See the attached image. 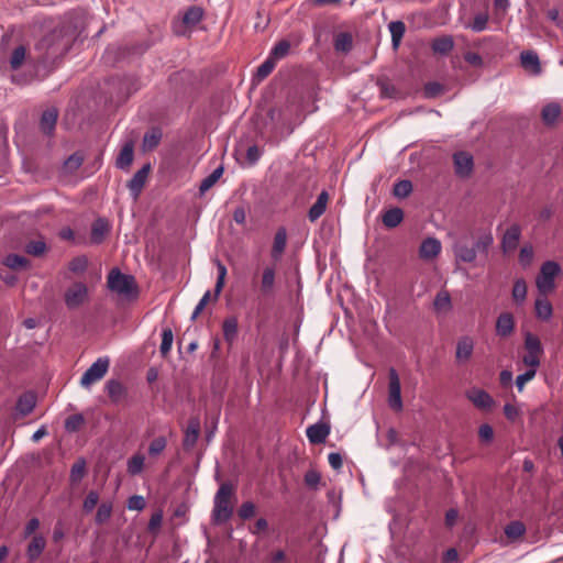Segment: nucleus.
I'll use <instances>...</instances> for the list:
<instances>
[{"instance_id": "nucleus-1", "label": "nucleus", "mask_w": 563, "mask_h": 563, "mask_svg": "<svg viewBox=\"0 0 563 563\" xmlns=\"http://www.w3.org/2000/svg\"><path fill=\"white\" fill-rule=\"evenodd\" d=\"M75 35L74 23L68 19L63 20L36 44L35 49L40 52L37 64L47 66L66 55L71 47Z\"/></svg>"}, {"instance_id": "nucleus-2", "label": "nucleus", "mask_w": 563, "mask_h": 563, "mask_svg": "<svg viewBox=\"0 0 563 563\" xmlns=\"http://www.w3.org/2000/svg\"><path fill=\"white\" fill-rule=\"evenodd\" d=\"M234 495V488L231 483H222L216 493L214 505L212 509L213 522L220 525L229 521L233 514L231 498Z\"/></svg>"}, {"instance_id": "nucleus-3", "label": "nucleus", "mask_w": 563, "mask_h": 563, "mask_svg": "<svg viewBox=\"0 0 563 563\" xmlns=\"http://www.w3.org/2000/svg\"><path fill=\"white\" fill-rule=\"evenodd\" d=\"M562 273L561 266L554 261H547L540 267L536 285L541 295L547 296L555 288V278Z\"/></svg>"}, {"instance_id": "nucleus-4", "label": "nucleus", "mask_w": 563, "mask_h": 563, "mask_svg": "<svg viewBox=\"0 0 563 563\" xmlns=\"http://www.w3.org/2000/svg\"><path fill=\"white\" fill-rule=\"evenodd\" d=\"M110 290L124 296H130L136 292L134 277L131 275L122 274L118 268H113L107 280Z\"/></svg>"}, {"instance_id": "nucleus-5", "label": "nucleus", "mask_w": 563, "mask_h": 563, "mask_svg": "<svg viewBox=\"0 0 563 563\" xmlns=\"http://www.w3.org/2000/svg\"><path fill=\"white\" fill-rule=\"evenodd\" d=\"M110 364L109 357H99L91 366L82 374L80 385L89 388L96 382H99L108 372Z\"/></svg>"}, {"instance_id": "nucleus-6", "label": "nucleus", "mask_w": 563, "mask_h": 563, "mask_svg": "<svg viewBox=\"0 0 563 563\" xmlns=\"http://www.w3.org/2000/svg\"><path fill=\"white\" fill-rule=\"evenodd\" d=\"M388 404L391 409L400 411L402 409L401 386L397 371L391 367L388 371Z\"/></svg>"}, {"instance_id": "nucleus-7", "label": "nucleus", "mask_w": 563, "mask_h": 563, "mask_svg": "<svg viewBox=\"0 0 563 563\" xmlns=\"http://www.w3.org/2000/svg\"><path fill=\"white\" fill-rule=\"evenodd\" d=\"M88 299V288L84 283H75L67 288L64 300L68 309H76Z\"/></svg>"}, {"instance_id": "nucleus-8", "label": "nucleus", "mask_w": 563, "mask_h": 563, "mask_svg": "<svg viewBox=\"0 0 563 563\" xmlns=\"http://www.w3.org/2000/svg\"><path fill=\"white\" fill-rule=\"evenodd\" d=\"M277 271L275 265L269 264L264 266L258 279V289L263 296H272L276 288Z\"/></svg>"}, {"instance_id": "nucleus-9", "label": "nucleus", "mask_w": 563, "mask_h": 563, "mask_svg": "<svg viewBox=\"0 0 563 563\" xmlns=\"http://www.w3.org/2000/svg\"><path fill=\"white\" fill-rule=\"evenodd\" d=\"M37 64V59L34 60L31 54L27 52V48L24 45H18L14 47L9 56L8 65L10 70L16 71L21 69L24 65Z\"/></svg>"}, {"instance_id": "nucleus-10", "label": "nucleus", "mask_w": 563, "mask_h": 563, "mask_svg": "<svg viewBox=\"0 0 563 563\" xmlns=\"http://www.w3.org/2000/svg\"><path fill=\"white\" fill-rule=\"evenodd\" d=\"M453 254L457 261L463 263H472L476 258V247L468 245L465 238L457 239L453 244Z\"/></svg>"}, {"instance_id": "nucleus-11", "label": "nucleus", "mask_w": 563, "mask_h": 563, "mask_svg": "<svg viewBox=\"0 0 563 563\" xmlns=\"http://www.w3.org/2000/svg\"><path fill=\"white\" fill-rule=\"evenodd\" d=\"M521 236V228L519 224H512L506 230L501 239V250L504 253H510L518 246Z\"/></svg>"}, {"instance_id": "nucleus-12", "label": "nucleus", "mask_w": 563, "mask_h": 563, "mask_svg": "<svg viewBox=\"0 0 563 563\" xmlns=\"http://www.w3.org/2000/svg\"><path fill=\"white\" fill-rule=\"evenodd\" d=\"M468 399L474 404L475 407L482 410L490 409L495 401L493 397L481 388H472L467 391Z\"/></svg>"}, {"instance_id": "nucleus-13", "label": "nucleus", "mask_w": 563, "mask_h": 563, "mask_svg": "<svg viewBox=\"0 0 563 563\" xmlns=\"http://www.w3.org/2000/svg\"><path fill=\"white\" fill-rule=\"evenodd\" d=\"M442 250L441 242L435 238H428L422 241L419 247V256L423 261L435 258Z\"/></svg>"}, {"instance_id": "nucleus-14", "label": "nucleus", "mask_w": 563, "mask_h": 563, "mask_svg": "<svg viewBox=\"0 0 563 563\" xmlns=\"http://www.w3.org/2000/svg\"><path fill=\"white\" fill-rule=\"evenodd\" d=\"M455 173L461 177H466L471 174L474 163L473 157L467 152H457L453 156Z\"/></svg>"}, {"instance_id": "nucleus-15", "label": "nucleus", "mask_w": 563, "mask_h": 563, "mask_svg": "<svg viewBox=\"0 0 563 563\" xmlns=\"http://www.w3.org/2000/svg\"><path fill=\"white\" fill-rule=\"evenodd\" d=\"M287 245V230L285 227H280L277 229L273 246L271 251V256L274 261H279L285 252Z\"/></svg>"}, {"instance_id": "nucleus-16", "label": "nucleus", "mask_w": 563, "mask_h": 563, "mask_svg": "<svg viewBox=\"0 0 563 563\" xmlns=\"http://www.w3.org/2000/svg\"><path fill=\"white\" fill-rule=\"evenodd\" d=\"M150 165H144L141 169H139L134 176L131 178V180L128 184V187L133 195L134 198H136L140 192L142 191L145 181L147 179V176L150 174Z\"/></svg>"}, {"instance_id": "nucleus-17", "label": "nucleus", "mask_w": 563, "mask_h": 563, "mask_svg": "<svg viewBox=\"0 0 563 563\" xmlns=\"http://www.w3.org/2000/svg\"><path fill=\"white\" fill-rule=\"evenodd\" d=\"M200 432V421L198 418H191L188 421L187 428L185 430L183 445L186 450H189L195 446Z\"/></svg>"}, {"instance_id": "nucleus-18", "label": "nucleus", "mask_w": 563, "mask_h": 563, "mask_svg": "<svg viewBox=\"0 0 563 563\" xmlns=\"http://www.w3.org/2000/svg\"><path fill=\"white\" fill-rule=\"evenodd\" d=\"M474 351V341L471 336L464 335L456 343L455 357L460 363L471 358Z\"/></svg>"}, {"instance_id": "nucleus-19", "label": "nucleus", "mask_w": 563, "mask_h": 563, "mask_svg": "<svg viewBox=\"0 0 563 563\" xmlns=\"http://www.w3.org/2000/svg\"><path fill=\"white\" fill-rule=\"evenodd\" d=\"M515 330V320L510 312H503L496 320V334L501 338L509 336Z\"/></svg>"}, {"instance_id": "nucleus-20", "label": "nucleus", "mask_w": 563, "mask_h": 563, "mask_svg": "<svg viewBox=\"0 0 563 563\" xmlns=\"http://www.w3.org/2000/svg\"><path fill=\"white\" fill-rule=\"evenodd\" d=\"M306 433L310 443L321 444L327 440L330 429L325 423H314L307 428Z\"/></svg>"}, {"instance_id": "nucleus-21", "label": "nucleus", "mask_w": 563, "mask_h": 563, "mask_svg": "<svg viewBox=\"0 0 563 563\" xmlns=\"http://www.w3.org/2000/svg\"><path fill=\"white\" fill-rule=\"evenodd\" d=\"M521 66L531 71L533 75H539L541 73V65L539 56L532 51H523L520 54Z\"/></svg>"}, {"instance_id": "nucleus-22", "label": "nucleus", "mask_w": 563, "mask_h": 563, "mask_svg": "<svg viewBox=\"0 0 563 563\" xmlns=\"http://www.w3.org/2000/svg\"><path fill=\"white\" fill-rule=\"evenodd\" d=\"M133 157H134L133 142L132 141L125 142L117 157V162H115L117 167L120 169H128L133 162Z\"/></svg>"}, {"instance_id": "nucleus-23", "label": "nucleus", "mask_w": 563, "mask_h": 563, "mask_svg": "<svg viewBox=\"0 0 563 563\" xmlns=\"http://www.w3.org/2000/svg\"><path fill=\"white\" fill-rule=\"evenodd\" d=\"M57 118L58 111L56 108H49L42 113L40 126L44 134L51 135L53 133Z\"/></svg>"}, {"instance_id": "nucleus-24", "label": "nucleus", "mask_w": 563, "mask_h": 563, "mask_svg": "<svg viewBox=\"0 0 563 563\" xmlns=\"http://www.w3.org/2000/svg\"><path fill=\"white\" fill-rule=\"evenodd\" d=\"M329 201V194L327 191L320 192L316 202L308 211V218L311 222L317 221L325 211Z\"/></svg>"}, {"instance_id": "nucleus-25", "label": "nucleus", "mask_w": 563, "mask_h": 563, "mask_svg": "<svg viewBox=\"0 0 563 563\" xmlns=\"http://www.w3.org/2000/svg\"><path fill=\"white\" fill-rule=\"evenodd\" d=\"M46 547V540L43 536L41 534H35L27 548H26V555L29 558L30 561H35L37 560L41 554L43 553L44 549Z\"/></svg>"}, {"instance_id": "nucleus-26", "label": "nucleus", "mask_w": 563, "mask_h": 563, "mask_svg": "<svg viewBox=\"0 0 563 563\" xmlns=\"http://www.w3.org/2000/svg\"><path fill=\"white\" fill-rule=\"evenodd\" d=\"M534 310L537 318H539L542 321L550 320L553 314L552 305L543 295L542 297L536 299Z\"/></svg>"}, {"instance_id": "nucleus-27", "label": "nucleus", "mask_w": 563, "mask_h": 563, "mask_svg": "<svg viewBox=\"0 0 563 563\" xmlns=\"http://www.w3.org/2000/svg\"><path fill=\"white\" fill-rule=\"evenodd\" d=\"M36 404V397L33 393H24L16 401V411L22 416H26L32 412Z\"/></svg>"}, {"instance_id": "nucleus-28", "label": "nucleus", "mask_w": 563, "mask_h": 563, "mask_svg": "<svg viewBox=\"0 0 563 563\" xmlns=\"http://www.w3.org/2000/svg\"><path fill=\"white\" fill-rule=\"evenodd\" d=\"M106 388L108 396L113 402H119L125 397L126 390L124 386L115 379L109 380Z\"/></svg>"}, {"instance_id": "nucleus-29", "label": "nucleus", "mask_w": 563, "mask_h": 563, "mask_svg": "<svg viewBox=\"0 0 563 563\" xmlns=\"http://www.w3.org/2000/svg\"><path fill=\"white\" fill-rule=\"evenodd\" d=\"M402 219L404 212L400 208H391L387 210L382 217L383 224L386 228H396L401 223Z\"/></svg>"}, {"instance_id": "nucleus-30", "label": "nucleus", "mask_w": 563, "mask_h": 563, "mask_svg": "<svg viewBox=\"0 0 563 563\" xmlns=\"http://www.w3.org/2000/svg\"><path fill=\"white\" fill-rule=\"evenodd\" d=\"M561 114V107L555 103V102H551L549 104H547L545 107H543L542 109V120L544 122V124L547 125H552L556 122V120L559 119Z\"/></svg>"}, {"instance_id": "nucleus-31", "label": "nucleus", "mask_w": 563, "mask_h": 563, "mask_svg": "<svg viewBox=\"0 0 563 563\" xmlns=\"http://www.w3.org/2000/svg\"><path fill=\"white\" fill-rule=\"evenodd\" d=\"M84 163V156L81 153L76 152L71 154L63 164L62 172L66 175L75 173Z\"/></svg>"}, {"instance_id": "nucleus-32", "label": "nucleus", "mask_w": 563, "mask_h": 563, "mask_svg": "<svg viewBox=\"0 0 563 563\" xmlns=\"http://www.w3.org/2000/svg\"><path fill=\"white\" fill-rule=\"evenodd\" d=\"M525 533L526 526L521 521L515 520L505 527V534L511 541L520 539Z\"/></svg>"}, {"instance_id": "nucleus-33", "label": "nucleus", "mask_w": 563, "mask_h": 563, "mask_svg": "<svg viewBox=\"0 0 563 563\" xmlns=\"http://www.w3.org/2000/svg\"><path fill=\"white\" fill-rule=\"evenodd\" d=\"M145 456L141 453L133 454L126 462V471L130 475H139L144 468Z\"/></svg>"}, {"instance_id": "nucleus-34", "label": "nucleus", "mask_w": 563, "mask_h": 563, "mask_svg": "<svg viewBox=\"0 0 563 563\" xmlns=\"http://www.w3.org/2000/svg\"><path fill=\"white\" fill-rule=\"evenodd\" d=\"M433 307L437 312H448L452 308L451 297L446 290H441L437 294Z\"/></svg>"}, {"instance_id": "nucleus-35", "label": "nucleus", "mask_w": 563, "mask_h": 563, "mask_svg": "<svg viewBox=\"0 0 563 563\" xmlns=\"http://www.w3.org/2000/svg\"><path fill=\"white\" fill-rule=\"evenodd\" d=\"M223 338L228 343H232L238 335V320L235 318H227L222 324Z\"/></svg>"}, {"instance_id": "nucleus-36", "label": "nucleus", "mask_w": 563, "mask_h": 563, "mask_svg": "<svg viewBox=\"0 0 563 563\" xmlns=\"http://www.w3.org/2000/svg\"><path fill=\"white\" fill-rule=\"evenodd\" d=\"M388 29L391 35L393 46L397 48L406 31L405 23L401 21H393L389 23Z\"/></svg>"}, {"instance_id": "nucleus-37", "label": "nucleus", "mask_w": 563, "mask_h": 563, "mask_svg": "<svg viewBox=\"0 0 563 563\" xmlns=\"http://www.w3.org/2000/svg\"><path fill=\"white\" fill-rule=\"evenodd\" d=\"M454 42L451 36H441L432 42V49L439 54H448L453 49Z\"/></svg>"}, {"instance_id": "nucleus-38", "label": "nucleus", "mask_w": 563, "mask_h": 563, "mask_svg": "<svg viewBox=\"0 0 563 563\" xmlns=\"http://www.w3.org/2000/svg\"><path fill=\"white\" fill-rule=\"evenodd\" d=\"M353 38L350 33L341 32L334 40V48L338 52L347 53L352 49Z\"/></svg>"}, {"instance_id": "nucleus-39", "label": "nucleus", "mask_w": 563, "mask_h": 563, "mask_svg": "<svg viewBox=\"0 0 563 563\" xmlns=\"http://www.w3.org/2000/svg\"><path fill=\"white\" fill-rule=\"evenodd\" d=\"M4 265L12 269H26L30 266V262L26 257L18 254H9L4 258Z\"/></svg>"}, {"instance_id": "nucleus-40", "label": "nucleus", "mask_w": 563, "mask_h": 563, "mask_svg": "<svg viewBox=\"0 0 563 563\" xmlns=\"http://www.w3.org/2000/svg\"><path fill=\"white\" fill-rule=\"evenodd\" d=\"M202 10L199 7H190L186 10L183 16V22L187 26H194L202 19Z\"/></svg>"}, {"instance_id": "nucleus-41", "label": "nucleus", "mask_w": 563, "mask_h": 563, "mask_svg": "<svg viewBox=\"0 0 563 563\" xmlns=\"http://www.w3.org/2000/svg\"><path fill=\"white\" fill-rule=\"evenodd\" d=\"M525 350L526 352L543 354V346L540 339L530 332L525 334Z\"/></svg>"}, {"instance_id": "nucleus-42", "label": "nucleus", "mask_w": 563, "mask_h": 563, "mask_svg": "<svg viewBox=\"0 0 563 563\" xmlns=\"http://www.w3.org/2000/svg\"><path fill=\"white\" fill-rule=\"evenodd\" d=\"M162 139V131L157 128H153L144 134L143 147L145 150H153L156 147Z\"/></svg>"}, {"instance_id": "nucleus-43", "label": "nucleus", "mask_w": 563, "mask_h": 563, "mask_svg": "<svg viewBox=\"0 0 563 563\" xmlns=\"http://www.w3.org/2000/svg\"><path fill=\"white\" fill-rule=\"evenodd\" d=\"M85 473H86V462L84 459H79L71 466L70 475H69L70 483L71 484L79 483L84 478Z\"/></svg>"}, {"instance_id": "nucleus-44", "label": "nucleus", "mask_w": 563, "mask_h": 563, "mask_svg": "<svg viewBox=\"0 0 563 563\" xmlns=\"http://www.w3.org/2000/svg\"><path fill=\"white\" fill-rule=\"evenodd\" d=\"M112 515V503L104 501L102 503L96 512L95 521L97 525H103L106 523Z\"/></svg>"}, {"instance_id": "nucleus-45", "label": "nucleus", "mask_w": 563, "mask_h": 563, "mask_svg": "<svg viewBox=\"0 0 563 563\" xmlns=\"http://www.w3.org/2000/svg\"><path fill=\"white\" fill-rule=\"evenodd\" d=\"M173 341H174V334H173L172 329L170 328L163 329L162 342H161V346H159V352H161L162 356L165 357L168 355V353L172 350Z\"/></svg>"}, {"instance_id": "nucleus-46", "label": "nucleus", "mask_w": 563, "mask_h": 563, "mask_svg": "<svg viewBox=\"0 0 563 563\" xmlns=\"http://www.w3.org/2000/svg\"><path fill=\"white\" fill-rule=\"evenodd\" d=\"M290 51V43L286 40L278 42L271 51L269 57L275 62L286 57Z\"/></svg>"}, {"instance_id": "nucleus-47", "label": "nucleus", "mask_w": 563, "mask_h": 563, "mask_svg": "<svg viewBox=\"0 0 563 563\" xmlns=\"http://www.w3.org/2000/svg\"><path fill=\"white\" fill-rule=\"evenodd\" d=\"M216 264L218 269V278L214 287V299H218L219 295L221 294L224 287L228 271L225 265L221 263L219 260L216 261Z\"/></svg>"}, {"instance_id": "nucleus-48", "label": "nucleus", "mask_w": 563, "mask_h": 563, "mask_svg": "<svg viewBox=\"0 0 563 563\" xmlns=\"http://www.w3.org/2000/svg\"><path fill=\"white\" fill-rule=\"evenodd\" d=\"M222 173L223 168L218 167L208 177H206L199 186L200 192L205 194L206 191H208L218 181Z\"/></svg>"}, {"instance_id": "nucleus-49", "label": "nucleus", "mask_w": 563, "mask_h": 563, "mask_svg": "<svg viewBox=\"0 0 563 563\" xmlns=\"http://www.w3.org/2000/svg\"><path fill=\"white\" fill-rule=\"evenodd\" d=\"M527 297V285L523 279H517L512 287V298L517 303H522Z\"/></svg>"}, {"instance_id": "nucleus-50", "label": "nucleus", "mask_w": 563, "mask_h": 563, "mask_svg": "<svg viewBox=\"0 0 563 563\" xmlns=\"http://www.w3.org/2000/svg\"><path fill=\"white\" fill-rule=\"evenodd\" d=\"M412 191V184L409 180H399L394 185L393 194L398 198H406Z\"/></svg>"}, {"instance_id": "nucleus-51", "label": "nucleus", "mask_w": 563, "mask_h": 563, "mask_svg": "<svg viewBox=\"0 0 563 563\" xmlns=\"http://www.w3.org/2000/svg\"><path fill=\"white\" fill-rule=\"evenodd\" d=\"M46 243L43 240L31 241L25 245L26 253L33 256H41L46 252Z\"/></svg>"}, {"instance_id": "nucleus-52", "label": "nucleus", "mask_w": 563, "mask_h": 563, "mask_svg": "<svg viewBox=\"0 0 563 563\" xmlns=\"http://www.w3.org/2000/svg\"><path fill=\"white\" fill-rule=\"evenodd\" d=\"M167 445V440L165 437H157L155 438L148 446V454L150 456L154 457L156 455H159Z\"/></svg>"}, {"instance_id": "nucleus-53", "label": "nucleus", "mask_w": 563, "mask_h": 563, "mask_svg": "<svg viewBox=\"0 0 563 563\" xmlns=\"http://www.w3.org/2000/svg\"><path fill=\"white\" fill-rule=\"evenodd\" d=\"M493 243H494V238L490 232H486V233L482 234L477 239L476 243L474 244V246L476 247V253L477 252L486 253Z\"/></svg>"}, {"instance_id": "nucleus-54", "label": "nucleus", "mask_w": 563, "mask_h": 563, "mask_svg": "<svg viewBox=\"0 0 563 563\" xmlns=\"http://www.w3.org/2000/svg\"><path fill=\"white\" fill-rule=\"evenodd\" d=\"M488 19H489L488 13H486V12L478 13L474 16V20L468 25V27L477 33L483 32L487 27Z\"/></svg>"}, {"instance_id": "nucleus-55", "label": "nucleus", "mask_w": 563, "mask_h": 563, "mask_svg": "<svg viewBox=\"0 0 563 563\" xmlns=\"http://www.w3.org/2000/svg\"><path fill=\"white\" fill-rule=\"evenodd\" d=\"M276 62L268 56V58L257 68L256 76L258 80L265 79L274 70Z\"/></svg>"}, {"instance_id": "nucleus-56", "label": "nucleus", "mask_w": 563, "mask_h": 563, "mask_svg": "<svg viewBox=\"0 0 563 563\" xmlns=\"http://www.w3.org/2000/svg\"><path fill=\"white\" fill-rule=\"evenodd\" d=\"M107 230H108L107 223L101 219L97 220L91 230L92 241L96 243L101 242V239H102L103 234L107 232Z\"/></svg>"}, {"instance_id": "nucleus-57", "label": "nucleus", "mask_w": 563, "mask_h": 563, "mask_svg": "<svg viewBox=\"0 0 563 563\" xmlns=\"http://www.w3.org/2000/svg\"><path fill=\"white\" fill-rule=\"evenodd\" d=\"M98 501H99L98 492L90 490L87 494V496L82 503V510L87 514L91 512L95 509V507L97 506Z\"/></svg>"}, {"instance_id": "nucleus-58", "label": "nucleus", "mask_w": 563, "mask_h": 563, "mask_svg": "<svg viewBox=\"0 0 563 563\" xmlns=\"http://www.w3.org/2000/svg\"><path fill=\"white\" fill-rule=\"evenodd\" d=\"M88 260L85 256H78L70 261L68 268L75 274H80L86 271Z\"/></svg>"}, {"instance_id": "nucleus-59", "label": "nucleus", "mask_w": 563, "mask_h": 563, "mask_svg": "<svg viewBox=\"0 0 563 563\" xmlns=\"http://www.w3.org/2000/svg\"><path fill=\"white\" fill-rule=\"evenodd\" d=\"M541 355L542 354L526 352V354L522 357V363L526 366H528L529 369H534L537 372V369L541 363V360H540Z\"/></svg>"}, {"instance_id": "nucleus-60", "label": "nucleus", "mask_w": 563, "mask_h": 563, "mask_svg": "<svg viewBox=\"0 0 563 563\" xmlns=\"http://www.w3.org/2000/svg\"><path fill=\"white\" fill-rule=\"evenodd\" d=\"M537 372L534 369H528L523 374H520L516 378V387L521 393L526 384L536 377Z\"/></svg>"}, {"instance_id": "nucleus-61", "label": "nucleus", "mask_w": 563, "mask_h": 563, "mask_svg": "<svg viewBox=\"0 0 563 563\" xmlns=\"http://www.w3.org/2000/svg\"><path fill=\"white\" fill-rule=\"evenodd\" d=\"M533 258V249L531 245H523L519 252V262L522 266H529Z\"/></svg>"}, {"instance_id": "nucleus-62", "label": "nucleus", "mask_w": 563, "mask_h": 563, "mask_svg": "<svg viewBox=\"0 0 563 563\" xmlns=\"http://www.w3.org/2000/svg\"><path fill=\"white\" fill-rule=\"evenodd\" d=\"M146 503L143 496L133 495L128 499L126 507L129 510H137L141 511L145 508Z\"/></svg>"}, {"instance_id": "nucleus-63", "label": "nucleus", "mask_w": 563, "mask_h": 563, "mask_svg": "<svg viewBox=\"0 0 563 563\" xmlns=\"http://www.w3.org/2000/svg\"><path fill=\"white\" fill-rule=\"evenodd\" d=\"M255 511L256 507L252 501H244L239 509V516L241 519L246 520L252 518Z\"/></svg>"}, {"instance_id": "nucleus-64", "label": "nucleus", "mask_w": 563, "mask_h": 563, "mask_svg": "<svg viewBox=\"0 0 563 563\" xmlns=\"http://www.w3.org/2000/svg\"><path fill=\"white\" fill-rule=\"evenodd\" d=\"M320 479L321 475L317 470L311 468L305 474V483L309 487L316 488L319 485Z\"/></svg>"}]
</instances>
